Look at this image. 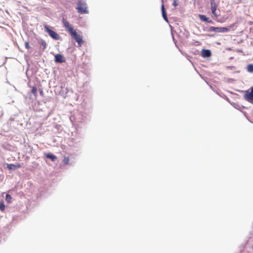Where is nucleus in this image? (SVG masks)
<instances>
[{"label":"nucleus","mask_w":253,"mask_h":253,"mask_svg":"<svg viewBox=\"0 0 253 253\" xmlns=\"http://www.w3.org/2000/svg\"><path fill=\"white\" fill-rule=\"evenodd\" d=\"M199 18L203 21L206 22L207 23H211L212 21L209 18L207 17L204 15L199 14Z\"/></svg>","instance_id":"nucleus-8"},{"label":"nucleus","mask_w":253,"mask_h":253,"mask_svg":"<svg viewBox=\"0 0 253 253\" xmlns=\"http://www.w3.org/2000/svg\"><path fill=\"white\" fill-rule=\"evenodd\" d=\"M46 157L47 158L51 159L52 161H54L57 158L55 155H54L51 153L47 154L46 155Z\"/></svg>","instance_id":"nucleus-11"},{"label":"nucleus","mask_w":253,"mask_h":253,"mask_svg":"<svg viewBox=\"0 0 253 253\" xmlns=\"http://www.w3.org/2000/svg\"><path fill=\"white\" fill-rule=\"evenodd\" d=\"M62 23L66 30L70 33L72 37L78 42L79 46H81L84 42L82 36L79 35L76 31L74 30L72 26L65 18H63L62 19Z\"/></svg>","instance_id":"nucleus-1"},{"label":"nucleus","mask_w":253,"mask_h":253,"mask_svg":"<svg viewBox=\"0 0 253 253\" xmlns=\"http://www.w3.org/2000/svg\"><path fill=\"white\" fill-rule=\"evenodd\" d=\"M252 248H253V247Z\"/></svg>","instance_id":"nucleus-23"},{"label":"nucleus","mask_w":253,"mask_h":253,"mask_svg":"<svg viewBox=\"0 0 253 253\" xmlns=\"http://www.w3.org/2000/svg\"><path fill=\"white\" fill-rule=\"evenodd\" d=\"M211 9V12L215 18H217L219 14L216 12L217 4L215 2L214 0H210Z\"/></svg>","instance_id":"nucleus-6"},{"label":"nucleus","mask_w":253,"mask_h":253,"mask_svg":"<svg viewBox=\"0 0 253 253\" xmlns=\"http://www.w3.org/2000/svg\"><path fill=\"white\" fill-rule=\"evenodd\" d=\"M0 209L1 211H3L5 209V206L3 202H0Z\"/></svg>","instance_id":"nucleus-16"},{"label":"nucleus","mask_w":253,"mask_h":253,"mask_svg":"<svg viewBox=\"0 0 253 253\" xmlns=\"http://www.w3.org/2000/svg\"><path fill=\"white\" fill-rule=\"evenodd\" d=\"M41 44L43 47V49H45L47 44L45 41L42 40L41 41Z\"/></svg>","instance_id":"nucleus-13"},{"label":"nucleus","mask_w":253,"mask_h":253,"mask_svg":"<svg viewBox=\"0 0 253 253\" xmlns=\"http://www.w3.org/2000/svg\"><path fill=\"white\" fill-rule=\"evenodd\" d=\"M229 31V28L227 27H215L211 26L209 28V31L214 32L216 33H225Z\"/></svg>","instance_id":"nucleus-4"},{"label":"nucleus","mask_w":253,"mask_h":253,"mask_svg":"<svg viewBox=\"0 0 253 253\" xmlns=\"http://www.w3.org/2000/svg\"><path fill=\"white\" fill-rule=\"evenodd\" d=\"M178 5V1L177 0H174L173 3H172V5L174 6V7H176Z\"/></svg>","instance_id":"nucleus-19"},{"label":"nucleus","mask_w":253,"mask_h":253,"mask_svg":"<svg viewBox=\"0 0 253 253\" xmlns=\"http://www.w3.org/2000/svg\"><path fill=\"white\" fill-rule=\"evenodd\" d=\"M55 61L58 63H63L65 62V59L62 55L57 54L55 55Z\"/></svg>","instance_id":"nucleus-7"},{"label":"nucleus","mask_w":253,"mask_h":253,"mask_svg":"<svg viewBox=\"0 0 253 253\" xmlns=\"http://www.w3.org/2000/svg\"><path fill=\"white\" fill-rule=\"evenodd\" d=\"M12 199L11 196L9 194H7L5 197V200L8 203L11 202V200Z\"/></svg>","instance_id":"nucleus-14"},{"label":"nucleus","mask_w":253,"mask_h":253,"mask_svg":"<svg viewBox=\"0 0 253 253\" xmlns=\"http://www.w3.org/2000/svg\"><path fill=\"white\" fill-rule=\"evenodd\" d=\"M162 14L163 12H166L164 5H162Z\"/></svg>","instance_id":"nucleus-21"},{"label":"nucleus","mask_w":253,"mask_h":253,"mask_svg":"<svg viewBox=\"0 0 253 253\" xmlns=\"http://www.w3.org/2000/svg\"><path fill=\"white\" fill-rule=\"evenodd\" d=\"M163 17L164 18V19L166 21H168V18L167 17V13L166 12H163Z\"/></svg>","instance_id":"nucleus-18"},{"label":"nucleus","mask_w":253,"mask_h":253,"mask_svg":"<svg viewBox=\"0 0 253 253\" xmlns=\"http://www.w3.org/2000/svg\"><path fill=\"white\" fill-rule=\"evenodd\" d=\"M44 29L45 32L48 33V35L53 39L54 40H59L60 36L59 35L56 33L55 32L52 31L50 29L48 26L46 25H44Z\"/></svg>","instance_id":"nucleus-3"},{"label":"nucleus","mask_w":253,"mask_h":253,"mask_svg":"<svg viewBox=\"0 0 253 253\" xmlns=\"http://www.w3.org/2000/svg\"><path fill=\"white\" fill-rule=\"evenodd\" d=\"M42 93V90H41V93Z\"/></svg>","instance_id":"nucleus-22"},{"label":"nucleus","mask_w":253,"mask_h":253,"mask_svg":"<svg viewBox=\"0 0 253 253\" xmlns=\"http://www.w3.org/2000/svg\"><path fill=\"white\" fill-rule=\"evenodd\" d=\"M32 93L35 97L37 96V88L36 86H33L32 89Z\"/></svg>","instance_id":"nucleus-12"},{"label":"nucleus","mask_w":253,"mask_h":253,"mask_svg":"<svg viewBox=\"0 0 253 253\" xmlns=\"http://www.w3.org/2000/svg\"><path fill=\"white\" fill-rule=\"evenodd\" d=\"M77 9L79 13L81 14L87 13L86 4L84 2H83L81 0H79L77 2Z\"/></svg>","instance_id":"nucleus-2"},{"label":"nucleus","mask_w":253,"mask_h":253,"mask_svg":"<svg viewBox=\"0 0 253 253\" xmlns=\"http://www.w3.org/2000/svg\"><path fill=\"white\" fill-rule=\"evenodd\" d=\"M25 46L26 49H29L30 48V45L28 42H25Z\"/></svg>","instance_id":"nucleus-20"},{"label":"nucleus","mask_w":253,"mask_h":253,"mask_svg":"<svg viewBox=\"0 0 253 253\" xmlns=\"http://www.w3.org/2000/svg\"><path fill=\"white\" fill-rule=\"evenodd\" d=\"M245 98L249 102L253 103V87L251 88V90L246 91Z\"/></svg>","instance_id":"nucleus-5"},{"label":"nucleus","mask_w":253,"mask_h":253,"mask_svg":"<svg viewBox=\"0 0 253 253\" xmlns=\"http://www.w3.org/2000/svg\"><path fill=\"white\" fill-rule=\"evenodd\" d=\"M63 162L65 164H68L69 162V158L68 157L64 158V159L63 160Z\"/></svg>","instance_id":"nucleus-17"},{"label":"nucleus","mask_w":253,"mask_h":253,"mask_svg":"<svg viewBox=\"0 0 253 253\" xmlns=\"http://www.w3.org/2000/svg\"><path fill=\"white\" fill-rule=\"evenodd\" d=\"M211 55V52L209 49H203L202 50V56L204 57H209Z\"/></svg>","instance_id":"nucleus-9"},{"label":"nucleus","mask_w":253,"mask_h":253,"mask_svg":"<svg viewBox=\"0 0 253 253\" xmlns=\"http://www.w3.org/2000/svg\"><path fill=\"white\" fill-rule=\"evenodd\" d=\"M21 167V165L19 164L16 165H15L14 164H8L7 166V168L9 170H11V169L14 170L16 169L20 168Z\"/></svg>","instance_id":"nucleus-10"},{"label":"nucleus","mask_w":253,"mask_h":253,"mask_svg":"<svg viewBox=\"0 0 253 253\" xmlns=\"http://www.w3.org/2000/svg\"><path fill=\"white\" fill-rule=\"evenodd\" d=\"M248 71L250 72H253V65L252 64H250L247 67Z\"/></svg>","instance_id":"nucleus-15"}]
</instances>
